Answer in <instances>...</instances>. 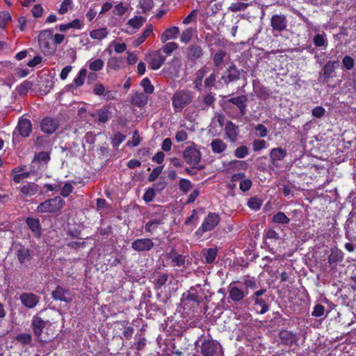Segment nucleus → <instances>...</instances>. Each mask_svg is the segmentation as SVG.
Masks as SVG:
<instances>
[{"label":"nucleus","instance_id":"nucleus-4","mask_svg":"<svg viewBox=\"0 0 356 356\" xmlns=\"http://www.w3.org/2000/svg\"><path fill=\"white\" fill-rule=\"evenodd\" d=\"M220 344L211 339H205L201 345V353L202 356H216L220 349Z\"/></svg>","mask_w":356,"mask_h":356},{"label":"nucleus","instance_id":"nucleus-31","mask_svg":"<svg viewBox=\"0 0 356 356\" xmlns=\"http://www.w3.org/2000/svg\"><path fill=\"white\" fill-rule=\"evenodd\" d=\"M225 133L232 141L236 140L238 135L236 126L232 122H227L225 126Z\"/></svg>","mask_w":356,"mask_h":356},{"label":"nucleus","instance_id":"nucleus-56","mask_svg":"<svg viewBox=\"0 0 356 356\" xmlns=\"http://www.w3.org/2000/svg\"><path fill=\"white\" fill-rule=\"evenodd\" d=\"M280 338L282 340H285L286 343H292L295 339V336L288 331H282L280 332Z\"/></svg>","mask_w":356,"mask_h":356},{"label":"nucleus","instance_id":"nucleus-41","mask_svg":"<svg viewBox=\"0 0 356 356\" xmlns=\"http://www.w3.org/2000/svg\"><path fill=\"white\" fill-rule=\"evenodd\" d=\"M225 56L226 53L225 51L220 50L217 51L213 56V63L215 65L220 67L222 64Z\"/></svg>","mask_w":356,"mask_h":356},{"label":"nucleus","instance_id":"nucleus-55","mask_svg":"<svg viewBox=\"0 0 356 356\" xmlns=\"http://www.w3.org/2000/svg\"><path fill=\"white\" fill-rule=\"evenodd\" d=\"M179 185L180 189L184 193L188 192L191 188V182L186 179H181Z\"/></svg>","mask_w":356,"mask_h":356},{"label":"nucleus","instance_id":"nucleus-15","mask_svg":"<svg viewBox=\"0 0 356 356\" xmlns=\"http://www.w3.org/2000/svg\"><path fill=\"white\" fill-rule=\"evenodd\" d=\"M203 55L202 47L197 44H193L188 46L187 58L188 60L195 62L200 58Z\"/></svg>","mask_w":356,"mask_h":356},{"label":"nucleus","instance_id":"nucleus-33","mask_svg":"<svg viewBox=\"0 0 356 356\" xmlns=\"http://www.w3.org/2000/svg\"><path fill=\"white\" fill-rule=\"evenodd\" d=\"M272 222L276 224L287 225L289 223L290 219L284 212L279 211L273 216Z\"/></svg>","mask_w":356,"mask_h":356},{"label":"nucleus","instance_id":"nucleus-50","mask_svg":"<svg viewBox=\"0 0 356 356\" xmlns=\"http://www.w3.org/2000/svg\"><path fill=\"white\" fill-rule=\"evenodd\" d=\"M72 0H64L60 4L58 13L62 15L66 13L69 8H72Z\"/></svg>","mask_w":356,"mask_h":356},{"label":"nucleus","instance_id":"nucleus-40","mask_svg":"<svg viewBox=\"0 0 356 356\" xmlns=\"http://www.w3.org/2000/svg\"><path fill=\"white\" fill-rule=\"evenodd\" d=\"M248 6L249 4L247 3L238 1L232 3L229 7V10L232 12L244 11Z\"/></svg>","mask_w":356,"mask_h":356},{"label":"nucleus","instance_id":"nucleus-21","mask_svg":"<svg viewBox=\"0 0 356 356\" xmlns=\"http://www.w3.org/2000/svg\"><path fill=\"white\" fill-rule=\"evenodd\" d=\"M147 102V96L143 92H134L131 97V104L138 107H143Z\"/></svg>","mask_w":356,"mask_h":356},{"label":"nucleus","instance_id":"nucleus-16","mask_svg":"<svg viewBox=\"0 0 356 356\" xmlns=\"http://www.w3.org/2000/svg\"><path fill=\"white\" fill-rule=\"evenodd\" d=\"M58 124L56 120L45 118L41 122V129L43 132L51 134L58 128Z\"/></svg>","mask_w":356,"mask_h":356},{"label":"nucleus","instance_id":"nucleus-39","mask_svg":"<svg viewBox=\"0 0 356 356\" xmlns=\"http://www.w3.org/2000/svg\"><path fill=\"white\" fill-rule=\"evenodd\" d=\"M87 74V70L86 69H81L77 76L74 79V83L76 87L81 86L85 81V79Z\"/></svg>","mask_w":356,"mask_h":356},{"label":"nucleus","instance_id":"nucleus-37","mask_svg":"<svg viewBox=\"0 0 356 356\" xmlns=\"http://www.w3.org/2000/svg\"><path fill=\"white\" fill-rule=\"evenodd\" d=\"M88 67L92 71H99L101 70L104 65L103 60L97 58L93 60H89L88 62Z\"/></svg>","mask_w":356,"mask_h":356},{"label":"nucleus","instance_id":"nucleus-64","mask_svg":"<svg viewBox=\"0 0 356 356\" xmlns=\"http://www.w3.org/2000/svg\"><path fill=\"white\" fill-rule=\"evenodd\" d=\"M238 72L236 70V69L234 67H231L227 70V76L229 78V81H233L234 79H236L238 78Z\"/></svg>","mask_w":356,"mask_h":356},{"label":"nucleus","instance_id":"nucleus-49","mask_svg":"<svg viewBox=\"0 0 356 356\" xmlns=\"http://www.w3.org/2000/svg\"><path fill=\"white\" fill-rule=\"evenodd\" d=\"M141 86L146 93L152 94L154 92V87L148 78H145L142 80Z\"/></svg>","mask_w":356,"mask_h":356},{"label":"nucleus","instance_id":"nucleus-53","mask_svg":"<svg viewBox=\"0 0 356 356\" xmlns=\"http://www.w3.org/2000/svg\"><path fill=\"white\" fill-rule=\"evenodd\" d=\"M110 46H113L114 47V51L117 54L123 53L127 49V45L125 43H118L115 41H113Z\"/></svg>","mask_w":356,"mask_h":356},{"label":"nucleus","instance_id":"nucleus-27","mask_svg":"<svg viewBox=\"0 0 356 356\" xmlns=\"http://www.w3.org/2000/svg\"><path fill=\"white\" fill-rule=\"evenodd\" d=\"M343 259V253L341 250L337 248L332 249L328 257V262L330 264H337L342 261Z\"/></svg>","mask_w":356,"mask_h":356},{"label":"nucleus","instance_id":"nucleus-25","mask_svg":"<svg viewBox=\"0 0 356 356\" xmlns=\"http://www.w3.org/2000/svg\"><path fill=\"white\" fill-rule=\"evenodd\" d=\"M286 155V151L280 147L273 148L270 152V157L273 163L275 161H282L284 159Z\"/></svg>","mask_w":356,"mask_h":356},{"label":"nucleus","instance_id":"nucleus-3","mask_svg":"<svg viewBox=\"0 0 356 356\" xmlns=\"http://www.w3.org/2000/svg\"><path fill=\"white\" fill-rule=\"evenodd\" d=\"M65 202L60 197H55L40 203L36 211L38 213H54L60 210Z\"/></svg>","mask_w":356,"mask_h":356},{"label":"nucleus","instance_id":"nucleus-29","mask_svg":"<svg viewBox=\"0 0 356 356\" xmlns=\"http://www.w3.org/2000/svg\"><path fill=\"white\" fill-rule=\"evenodd\" d=\"M252 300L254 301V305L257 306V311L259 314H264L268 311V305L264 298H257L252 299Z\"/></svg>","mask_w":356,"mask_h":356},{"label":"nucleus","instance_id":"nucleus-1","mask_svg":"<svg viewBox=\"0 0 356 356\" xmlns=\"http://www.w3.org/2000/svg\"><path fill=\"white\" fill-rule=\"evenodd\" d=\"M38 43L42 51L46 55H52L56 50L51 29H45L39 33Z\"/></svg>","mask_w":356,"mask_h":356},{"label":"nucleus","instance_id":"nucleus-14","mask_svg":"<svg viewBox=\"0 0 356 356\" xmlns=\"http://www.w3.org/2000/svg\"><path fill=\"white\" fill-rule=\"evenodd\" d=\"M248 294V291H243L238 286L230 284L229 286V296L234 302L242 300Z\"/></svg>","mask_w":356,"mask_h":356},{"label":"nucleus","instance_id":"nucleus-63","mask_svg":"<svg viewBox=\"0 0 356 356\" xmlns=\"http://www.w3.org/2000/svg\"><path fill=\"white\" fill-rule=\"evenodd\" d=\"M31 13L34 17H40L43 13V8L40 4L35 5L31 10Z\"/></svg>","mask_w":356,"mask_h":356},{"label":"nucleus","instance_id":"nucleus-24","mask_svg":"<svg viewBox=\"0 0 356 356\" xmlns=\"http://www.w3.org/2000/svg\"><path fill=\"white\" fill-rule=\"evenodd\" d=\"M17 256L19 262L22 264L24 262L30 260V250L28 248H26L24 246L19 245V248H18L17 252Z\"/></svg>","mask_w":356,"mask_h":356},{"label":"nucleus","instance_id":"nucleus-23","mask_svg":"<svg viewBox=\"0 0 356 356\" xmlns=\"http://www.w3.org/2000/svg\"><path fill=\"white\" fill-rule=\"evenodd\" d=\"M26 222L34 236L40 237L41 235V229L39 220L35 218H27Z\"/></svg>","mask_w":356,"mask_h":356},{"label":"nucleus","instance_id":"nucleus-9","mask_svg":"<svg viewBox=\"0 0 356 356\" xmlns=\"http://www.w3.org/2000/svg\"><path fill=\"white\" fill-rule=\"evenodd\" d=\"M52 298L56 300L70 302L72 300L73 296L70 290L58 286L52 292Z\"/></svg>","mask_w":356,"mask_h":356},{"label":"nucleus","instance_id":"nucleus-12","mask_svg":"<svg viewBox=\"0 0 356 356\" xmlns=\"http://www.w3.org/2000/svg\"><path fill=\"white\" fill-rule=\"evenodd\" d=\"M19 300L24 307L33 309L39 302L40 298L32 293H24L20 296Z\"/></svg>","mask_w":356,"mask_h":356},{"label":"nucleus","instance_id":"nucleus-32","mask_svg":"<svg viewBox=\"0 0 356 356\" xmlns=\"http://www.w3.org/2000/svg\"><path fill=\"white\" fill-rule=\"evenodd\" d=\"M98 121L102 123L106 122L110 119V110L108 106H104L97 111Z\"/></svg>","mask_w":356,"mask_h":356},{"label":"nucleus","instance_id":"nucleus-42","mask_svg":"<svg viewBox=\"0 0 356 356\" xmlns=\"http://www.w3.org/2000/svg\"><path fill=\"white\" fill-rule=\"evenodd\" d=\"M248 206L252 210L257 211L261 208V201L255 197H251L248 201Z\"/></svg>","mask_w":356,"mask_h":356},{"label":"nucleus","instance_id":"nucleus-59","mask_svg":"<svg viewBox=\"0 0 356 356\" xmlns=\"http://www.w3.org/2000/svg\"><path fill=\"white\" fill-rule=\"evenodd\" d=\"M168 280V275L165 273L160 274L155 281V284L157 288H161L163 286Z\"/></svg>","mask_w":356,"mask_h":356},{"label":"nucleus","instance_id":"nucleus-5","mask_svg":"<svg viewBox=\"0 0 356 356\" xmlns=\"http://www.w3.org/2000/svg\"><path fill=\"white\" fill-rule=\"evenodd\" d=\"M220 222V216L216 213H209L204 218L198 231L207 232L213 229Z\"/></svg>","mask_w":356,"mask_h":356},{"label":"nucleus","instance_id":"nucleus-26","mask_svg":"<svg viewBox=\"0 0 356 356\" xmlns=\"http://www.w3.org/2000/svg\"><path fill=\"white\" fill-rule=\"evenodd\" d=\"M109 33V31L107 28H101L98 29L92 30L90 32V36L91 38L97 40H102L107 37Z\"/></svg>","mask_w":356,"mask_h":356},{"label":"nucleus","instance_id":"nucleus-11","mask_svg":"<svg viewBox=\"0 0 356 356\" xmlns=\"http://www.w3.org/2000/svg\"><path fill=\"white\" fill-rule=\"evenodd\" d=\"M145 19L141 16H135L130 19L127 25L128 27L124 31L128 34L132 35L136 32L144 24Z\"/></svg>","mask_w":356,"mask_h":356},{"label":"nucleus","instance_id":"nucleus-47","mask_svg":"<svg viewBox=\"0 0 356 356\" xmlns=\"http://www.w3.org/2000/svg\"><path fill=\"white\" fill-rule=\"evenodd\" d=\"M248 154V148L244 145L237 147L234 151V156L238 159L245 158Z\"/></svg>","mask_w":356,"mask_h":356},{"label":"nucleus","instance_id":"nucleus-20","mask_svg":"<svg viewBox=\"0 0 356 356\" xmlns=\"http://www.w3.org/2000/svg\"><path fill=\"white\" fill-rule=\"evenodd\" d=\"M39 191L38 186L33 182L27 183L26 184L24 185L22 187H21L20 192L22 194L23 196L27 197H31L34 195H35Z\"/></svg>","mask_w":356,"mask_h":356},{"label":"nucleus","instance_id":"nucleus-44","mask_svg":"<svg viewBox=\"0 0 356 356\" xmlns=\"http://www.w3.org/2000/svg\"><path fill=\"white\" fill-rule=\"evenodd\" d=\"M11 16L8 12H0V29H4L7 23L11 21Z\"/></svg>","mask_w":356,"mask_h":356},{"label":"nucleus","instance_id":"nucleus-7","mask_svg":"<svg viewBox=\"0 0 356 356\" xmlns=\"http://www.w3.org/2000/svg\"><path fill=\"white\" fill-rule=\"evenodd\" d=\"M145 60L149 63L151 69L156 70L162 66L165 58L161 54L160 51H157L147 55Z\"/></svg>","mask_w":356,"mask_h":356},{"label":"nucleus","instance_id":"nucleus-60","mask_svg":"<svg viewBox=\"0 0 356 356\" xmlns=\"http://www.w3.org/2000/svg\"><path fill=\"white\" fill-rule=\"evenodd\" d=\"M251 186L252 181L249 179H243L241 180V182L239 183V188L243 192L250 190Z\"/></svg>","mask_w":356,"mask_h":356},{"label":"nucleus","instance_id":"nucleus-30","mask_svg":"<svg viewBox=\"0 0 356 356\" xmlns=\"http://www.w3.org/2000/svg\"><path fill=\"white\" fill-rule=\"evenodd\" d=\"M196 30L193 28L189 27L184 30L180 35V42L184 44L188 43L195 34Z\"/></svg>","mask_w":356,"mask_h":356},{"label":"nucleus","instance_id":"nucleus-10","mask_svg":"<svg viewBox=\"0 0 356 356\" xmlns=\"http://www.w3.org/2000/svg\"><path fill=\"white\" fill-rule=\"evenodd\" d=\"M154 247V242L150 238H138L131 243V248L137 252L149 251Z\"/></svg>","mask_w":356,"mask_h":356},{"label":"nucleus","instance_id":"nucleus-51","mask_svg":"<svg viewBox=\"0 0 356 356\" xmlns=\"http://www.w3.org/2000/svg\"><path fill=\"white\" fill-rule=\"evenodd\" d=\"M154 197H155L154 188H148L146 189V191L143 195V200L146 202H150L153 200Z\"/></svg>","mask_w":356,"mask_h":356},{"label":"nucleus","instance_id":"nucleus-22","mask_svg":"<svg viewBox=\"0 0 356 356\" xmlns=\"http://www.w3.org/2000/svg\"><path fill=\"white\" fill-rule=\"evenodd\" d=\"M200 300L201 297L196 293H191L188 291L183 294L182 301L185 305L191 304L192 306H197Z\"/></svg>","mask_w":356,"mask_h":356},{"label":"nucleus","instance_id":"nucleus-46","mask_svg":"<svg viewBox=\"0 0 356 356\" xmlns=\"http://www.w3.org/2000/svg\"><path fill=\"white\" fill-rule=\"evenodd\" d=\"M161 223V222L159 220H151L146 223L145 227V231L147 232H152Z\"/></svg>","mask_w":356,"mask_h":356},{"label":"nucleus","instance_id":"nucleus-36","mask_svg":"<svg viewBox=\"0 0 356 356\" xmlns=\"http://www.w3.org/2000/svg\"><path fill=\"white\" fill-rule=\"evenodd\" d=\"M218 250L216 248H209L204 251V257L207 264H211L216 258Z\"/></svg>","mask_w":356,"mask_h":356},{"label":"nucleus","instance_id":"nucleus-8","mask_svg":"<svg viewBox=\"0 0 356 356\" xmlns=\"http://www.w3.org/2000/svg\"><path fill=\"white\" fill-rule=\"evenodd\" d=\"M184 159L188 164L195 165L201 160L200 152L195 147H188L184 152Z\"/></svg>","mask_w":356,"mask_h":356},{"label":"nucleus","instance_id":"nucleus-54","mask_svg":"<svg viewBox=\"0 0 356 356\" xmlns=\"http://www.w3.org/2000/svg\"><path fill=\"white\" fill-rule=\"evenodd\" d=\"M325 313V307L324 306L318 304L316 305L314 307V310L312 313V315L315 317H321L324 315Z\"/></svg>","mask_w":356,"mask_h":356},{"label":"nucleus","instance_id":"nucleus-17","mask_svg":"<svg viewBox=\"0 0 356 356\" xmlns=\"http://www.w3.org/2000/svg\"><path fill=\"white\" fill-rule=\"evenodd\" d=\"M17 129L20 136L28 137L32 131L31 121L27 119H20L18 122Z\"/></svg>","mask_w":356,"mask_h":356},{"label":"nucleus","instance_id":"nucleus-28","mask_svg":"<svg viewBox=\"0 0 356 356\" xmlns=\"http://www.w3.org/2000/svg\"><path fill=\"white\" fill-rule=\"evenodd\" d=\"M211 147L215 154H220L227 149V145L220 139H214L211 143Z\"/></svg>","mask_w":356,"mask_h":356},{"label":"nucleus","instance_id":"nucleus-52","mask_svg":"<svg viewBox=\"0 0 356 356\" xmlns=\"http://www.w3.org/2000/svg\"><path fill=\"white\" fill-rule=\"evenodd\" d=\"M163 169V165H159V166H157L155 168H154L152 172L149 175L148 180L149 181H154L161 173Z\"/></svg>","mask_w":356,"mask_h":356},{"label":"nucleus","instance_id":"nucleus-61","mask_svg":"<svg viewBox=\"0 0 356 356\" xmlns=\"http://www.w3.org/2000/svg\"><path fill=\"white\" fill-rule=\"evenodd\" d=\"M127 8L123 6L122 3L117 4L113 10V13L116 15L122 16L127 12Z\"/></svg>","mask_w":356,"mask_h":356},{"label":"nucleus","instance_id":"nucleus-35","mask_svg":"<svg viewBox=\"0 0 356 356\" xmlns=\"http://www.w3.org/2000/svg\"><path fill=\"white\" fill-rule=\"evenodd\" d=\"M33 86V83L29 81H24L20 85L17 86L16 90L21 96L25 95L31 90Z\"/></svg>","mask_w":356,"mask_h":356},{"label":"nucleus","instance_id":"nucleus-43","mask_svg":"<svg viewBox=\"0 0 356 356\" xmlns=\"http://www.w3.org/2000/svg\"><path fill=\"white\" fill-rule=\"evenodd\" d=\"M178 48V44L175 42H170L166 43L162 48L161 51L166 54L167 55H170L175 50Z\"/></svg>","mask_w":356,"mask_h":356},{"label":"nucleus","instance_id":"nucleus-34","mask_svg":"<svg viewBox=\"0 0 356 356\" xmlns=\"http://www.w3.org/2000/svg\"><path fill=\"white\" fill-rule=\"evenodd\" d=\"M314 44L317 47H324L327 46V40L325 33H318L314 38Z\"/></svg>","mask_w":356,"mask_h":356},{"label":"nucleus","instance_id":"nucleus-62","mask_svg":"<svg viewBox=\"0 0 356 356\" xmlns=\"http://www.w3.org/2000/svg\"><path fill=\"white\" fill-rule=\"evenodd\" d=\"M17 340L24 344H29L32 339L30 334H21L17 337Z\"/></svg>","mask_w":356,"mask_h":356},{"label":"nucleus","instance_id":"nucleus-18","mask_svg":"<svg viewBox=\"0 0 356 356\" xmlns=\"http://www.w3.org/2000/svg\"><path fill=\"white\" fill-rule=\"evenodd\" d=\"M248 98L245 95H241L236 97H232L228 99V102L236 105L240 111L241 115L246 113Z\"/></svg>","mask_w":356,"mask_h":356},{"label":"nucleus","instance_id":"nucleus-2","mask_svg":"<svg viewBox=\"0 0 356 356\" xmlns=\"http://www.w3.org/2000/svg\"><path fill=\"white\" fill-rule=\"evenodd\" d=\"M191 100V92L186 90L177 91L172 97V106L176 111H181Z\"/></svg>","mask_w":356,"mask_h":356},{"label":"nucleus","instance_id":"nucleus-38","mask_svg":"<svg viewBox=\"0 0 356 356\" xmlns=\"http://www.w3.org/2000/svg\"><path fill=\"white\" fill-rule=\"evenodd\" d=\"M122 60L117 57H111L107 62V67L111 70H118L121 67Z\"/></svg>","mask_w":356,"mask_h":356},{"label":"nucleus","instance_id":"nucleus-45","mask_svg":"<svg viewBox=\"0 0 356 356\" xmlns=\"http://www.w3.org/2000/svg\"><path fill=\"white\" fill-rule=\"evenodd\" d=\"M268 145L264 140H254L252 143V149L254 152H259L261 149H266Z\"/></svg>","mask_w":356,"mask_h":356},{"label":"nucleus","instance_id":"nucleus-19","mask_svg":"<svg viewBox=\"0 0 356 356\" xmlns=\"http://www.w3.org/2000/svg\"><path fill=\"white\" fill-rule=\"evenodd\" d=\"M179 33V29L177 26H170L166 29L161 35V41L163 43L168 40L176 39Z\"/></svg>","mask_w":356,"mask_h":356},{"label":"nucleus","instance_id":"nucleus-58","mask_svg":"<svg viewBox=\"0 0 356 356\" xmlns=\"http://www.w3.org/2000/svg\"><path fill=\"white\" fill-rule=\"evenodd\" d=\"M72 191H73V186H72V184H70V182H67L65 184V185L62 188L60 194L64 197H66L70 195V194L72 192Z\"/></svg>","mask_w":356,"mask_h":356},{"label":"nucleus","instance_id":"nucleus-57","mask_svg":"<svg viewBox=\"0 0 356 356\" xmlns=\"http://www.w3.org/2000/svg\"><path fill=\"white\" fill-rule=\"evenodd\" d=\"M342 63L347 70H350L354 67L355 60L352 57L346 56L343 58Z\"/></svg>","mask_w":356,"mask_h":356},{"label":"nucleus","instance_id":"nucleus-13","mask_svg":"<svg viewBox=\"0 0 356 356\" xmlns=\"http://www.w3.org/2000/svg\"><path fill=\"white\" fill-rule=\"evenodd\" d=\"M270 24L274 30L282 31L286 28L287 20L283 15H274L271 17Z\"/></svg>","mask_w":356,"mask_h":356},{"label":"nucleus","instance_id":"nucleus-6","mask_svg":"<svg viewBox=\"0 0 356 356\" xmlns=\"http://www.w3.org/2000/svg\"><path fill=\"white\" fill-rule=\"evenodd\" d=\"M51 325V323L49 321H44L40 317L35 316L32 320V326L35 336L38 339L42 341H47L48 339H43L42 337L43 329Z\"/></svg>","mask_w":356,"mask_h":356},{"label":"nucleus","instance_id":"nucleus-48","mask_svg":"<svg viewBox=\"0 0 356 356\" xmlns=\"http://www.w3.org/2000/svg\"><path fill=\"white\" fill-rule=\"evenodd\" d=\"M197 16V10H193L189 15H188L183 20L182 23L184 25L189 24L192 22H195L196 21Z\"/></svg>","mask_w":356,"mask_h":356}]
</instances>
